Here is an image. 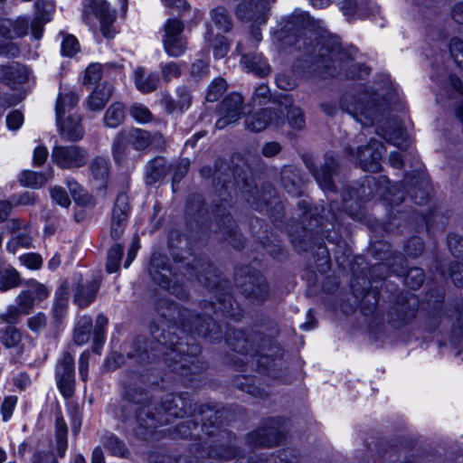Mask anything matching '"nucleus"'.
I'll return each instance as SVG.
<instances>
[{"instance_id":"1","label":"nucleus","mask_w":463,"mask_h":463,"mask_svg":"<svg viewBox=\"0 0 463 463\" xmlns=\"http://www.w3.org/2000/svg\"><path fill=\"white\" fill-rule=\"evenodd\" d=\"M82 17L89 25H93L95 19L99 20L103 35L105 37L113 36L110 26L115 21L116 14L106 1L86 0L83 5Z\"/></svg>"},{"instance_id":"2","label":"nucleus","mask_w":463,"mask_h":463,"mask_svg":"<svg viewBox=\"0 0 463 463\" xmlns=\"http://www.w3.org/2000/svg\"><path fill=\"white\" fill-rule=\"evenodd\" d=\"M184 24L176 19H169L165 24L163 44L165 52L172 57H178L186 50V40L183 35Z\"/></svg>"},{"instance_id":"3","label":"nucleus","mask_w":463,"mask_h":463,"mask_svg":"<svg viewBox=\"0 0 463 463\" xmlns=\"http://www.w3.org/2000/svg\"><path fill=\"white\" fill-rule=\"evenodd\" d=\"M88 157V152L78 146H56L52 153V161L63 169L81 167Z\"/></svg>"},{"instance_id":"4","label":"nucleus","mask_w":463,"mask_h":463,"mask_svg":"<svg viewBox=\"0 0 463 463\" xmlns=\"http://www.w3.org/2000/svg\"><path fill=\"white\" fill-rule=\"evenodd\" d=\"M56 382L63 397L70 398L73 395L75 390L74 359L69 353L63 354L57 363Z\"/></svg>"},{"instance_id":"5","label":"nucleus","mask_w":463,"mask_h":463,"mask_svg":"<svg viewBox=\"0 0 463 463\" xmlns=\"http://www.w3.org/2000/svg\"><path fill=\"white\" fill-rule=\"evenodd\" d=\"M282 118L278 113V108L265 109L249 114L245 118V127L249 131L260 132L269 126H280Z\"/></svg>"},{"instance_id":"6","label":"nucleus","mask_w":463,"mask_h":463,"mask_svg":"<svg viewBox=\"0 0 463 463\" xmlns=\"http://www.w3.org/2000/svg\"><path fill=\"white\" fill-rule=\"evenodd\" d=\"M383 150V147L380 142L372 140L369 146L358 149L355 163H358L365 171L378 172L381 169Z\"/></svg>"},{"instance_id":"7","label":"nucleus","mask_w":463,"mask_h":463,"mask_svg":"<svg viewBox=\"0 0 463 463\" xmlns=\"http://www.w3.org/2000/svg\"><path fill=\"white\" fill-rule=\"evenodd\" d=\"M243 98L239 93H232L222 102V117L216 121L215 126L219 129L237 121L241 115Z\"/></svg>"},{"instance_id":"8","label":"nucleus","mask_w":463,"mask_h":463,"mask_svg":"<svg viewBox=\"0 0 463 463\" xmlns=\"http://www.w3.org/2000/svg\"><path fill=\"white\" fill-rule=\"evenodd\" d=\"M126 133V139L132 144L135 149L144 150L151 146L155 147H163L165 140L160 133H155L151 136L147 131L141 128H132Z\"/></svg>"},{"instance_id":"9","label":"nucleus","mask_w":463,"mask_h":463,"mask_svg":"<svg viewBox=\"0 0 463 463\" xmlns=\"http://www.w3.org/2000/svg\"><path fill=\"white\" fill-rule=\"evenodd\" d=\"M128 199L125 194L117 196L115 205L112 210L111 219V236L118 239L124 232L126 222L128 215Z\"/></svg>"},{"instance_id":"10","label":"nucleus","mask_w":463,"mask_h":463,"mask_svg":"<svg viewBox=\"0 0 463 463\" xmlns=\"http://www.w3.org/2000/svg\"><path fill=\"white\" fill-rule=\"evenodd\" d=\"M2 343L6 348L12 349L13 354L20 357L27 353L33 346L32 339L29 336H23L20 332L8 326L1 337Z\"/></svg>"},{"instance_id":"11","label":"nucleus","mask_w":463,"mask_h":463,"mask_svg":"<svg viewBox=\"0 0 463 463\" xmlns=\"http://www.w3.org/2000/svg\"><path fill=\"white\" fill-rule=\"evenodd\" d=\"M161 103L169 113H182L190 108L192 96L186 87L180 86L176 89V99H173L167 93H162Z\"/></svg>"},{"instance_id":"12","label":"nucleus","mask_w":463,"mask_h":463,"mask_svg":"<svg viewBox=\"0 0 463 463\" xmlns=\"http://www.w3.org/2000/svg\"><path fill=\"white\" fill-rule=\"evenodd\" d=\"M33 290L22 291L17 298V307H10L1 315V319L6 323H13L21 314H27L34 304Z\"/></svg>"},{"instance_id":"13","label":"nucleus","mask_w":463,"mask_h":463,"mask_svg":"<svg viewBox=\"0 0 463 463\" xmlns=\"http://www.w3.org/2000/svg\"><path fill=\"white\" fill-rule=\"evenodd\" d=\"M113 90L114 87L109 82L97 87L87 99L88 108L92 111L101 110L112 96Z\"/></svg>"},{"instance_id":"14","label":"nucleus","mask_w":463,"mask_h":463,"mask_svg":"<svg viewBox=\"0 0 463 463\" xmlns=\"http://www.w3.org/2000/svg\"><path fill=\"white\" fill-rule=\"evenodd\" d=\"M241 288L243 294L259 301L265 299L269 293L266 280L260 275L256 278L250 277L249 279L241 285Z\"/></svg>"},{"instance_id":"15","label":"nucleus","mask_w":463,"mask_h":463,"mask_svg":"<svg viewBox=\"0 0 463 463\" xmlns=\"http://www.w3.org/2000/svg\"><path fill=\"white\" fill-rule=\"evenodd\" d=\"M27 69L18 63L0 66V79L7 84H20L28 80Z\"/></svg>"},{"instance_id":"16","label":"nucleus","mask_w":463,"mask_h":463,"mask_svg":"<svg viewBox=\"0 0 463 463\" xmlns=\"http://www.w3.org/2000/svg\"><path fill=\"white\" fill-rule=\"evenodd\" d=\"M61 135L71 141L79 140L83 137V128L78 116H69L64 121H57Z\"/></svg>"},{"instance_id":"17","label":"nucleus","mask_w":463,"mask_h":463,"mask_svg":"<svg viewBox=\"0 0 463 463\" xmlns=\"http://www.w3.org/2000/svg\"><path fill=\"white\" fill-rule=\"evenodd\" d=\"M285 102L281 101L279 104L278 113L283 118V115L285 112L288 114V123L289 125L296 129H301L305 126V118L302 114V111L298 108H295L292 106V99L284 97Z\"/></svg>"},{"instance_id":"18","label":"nucleus","mask_w":463,"mask_h":463,"mask_svg":"<svg viewBox=\"0 0 463 463\" xmlns=\"http://www.w3.org/2000/svg\"><path fill=\"white\" fill-rule=\"evenodd\" d=\"M36 6V18L32 24V31L35 39H39L43 33V24L51 20L52 14V5L44 1H37Z\"/></svg>"},{"instance_id":"19","label":"nucleus","mask_w":463,"mask_h":463,"mask_svg":"<svg viewBox=\"0 0 463 463\" xmlns=\"http://www.w3.org/2000/svg\"><path fill=\"white\" fill-rule=\"evenodd\" d=\"M376 103L374 98H367L365 100L359 99L355 102L351 109H348V111L352 113L358 121L362 122L364 125H366L367 122L364 121L360 117L364 116L366 119H368L371 123H373L374 120V113Z\"/></svg>"},{"instance_id":"20","label":"nucleus","mask_w":463,"mask_h":463,"mask_svg":"<svg viewBox=\"0 0 463 463\" xmlns=\"http://www.w3.org/2000/svg\"><path fill=\"white\" fill-rule=\"evenodd\" d=\"M136 87L143 93H149L157 88L158 76L156 73H146L145 70L138 67L134 71Z\"/></svg>"},{"instance_id":"21","label":"nucleus","mask_w":463,"mask_h":463,"mask_svg":"<svg viewBox=\"0 0 463 463\" xmlns=\"http://www.w3.org/2000/svg\"><path fill=\"white\" fill-rule=\"evenodd\" d=\"M99 288L97 281L80 285L74 295L75 303L80 307L89 306L94 300Z\"/></svg>"},{"instance_id":"22","label":"nucleus","mask_w":463,"mask_h":463,"mask_svg":"<svg viewBox=\"0 0 463 463\" xmlns=\"http://www.w3.org/2000/svg\"><path fill=\"white\" fill-rule=\"evenodd\" d=\"M241 62L249 71H252L261 77L268 75L270 71L269 65L260 54L244 55Z\"/></svg>"},{"instance_id":"23","label":"nucleus","mask_w":463,"mask_h":463,"mask_svg":"<svg viewBox=\"0 0 463 463\" xmlns=\"http://www.w3.org/2000/svg\"><path fill=\"white\" fill-rule=\"evenodd\" d=\"M125 118V106L119 101L113 102L106 110L103 118L107 128H116L120 126Z\"/></svg>"},{"instance_id":"24","label":"nucleus","mask_w":463,"mask_h":463,"mask_svg":"<svg viewBox=\"0 0 463 463\" xmlns=\"http://www.w3.org/2000/svg\"><path fill=\"white\" fill-rule=\"evenodd\" d=\"M92 177L99 183L100 186H104L109 176V161L107 157L97 156L90 165Z\"/></svg>"},{"instance_id":"25","label":"nucleus","mask_w":463,"mask_h":463,"mask_svg":"<svg viewBox=\"0 0 463 463\" xmlns=\"http://www.w3.org/2000/svg\"><path fill=\"white\" fill-rule=\"evenodd\" d=\"M269 0H241L237 7V16L240 19L255 20L256 13L261 12Z\"/></svg>"},{"instance_id":"26","label":"nucleus","mask_w":463,"mask_h":463,"mask_svg":"<svg viewBox=\"0 0 463 463\" xmlns=\"http://www.w3.org/2000/svg\"><path fill=\"white\" fill-rule=\"evenodd\" d=\"M379 135L397 147L404 148L407 146L408 135L396 123L392 130H383V132H379Z\"/></svg>"},{"instance_id":"27","label":"nucleus","mask_w":463,"mask_h":463,"mask_svg":"<svg viewBox=\"0 0 463 463\" xmlns=\"http://www.w3.org/2000/svg\"><path fill=\"white\" fill-rule=\"evenodd\" d=\"M335 2L345 15H354L358 10L357 3L354 0H310L311 5L317 8H325Z\"/></svg>"},{"instance_id":"28","label":"nucleus","mask_w":463,"mask_h":463,"mask_svg":"<svg viewBox=\"0 0 463 463\" xmlns=\"http://www.w3.org/2000/svg\"><path fill=\"white\" fill-rule=\"evenodd\" d=\"M79 101L78 97L72 93L61 94L56 102V117L57 121H60L66 111L73 109Z\"/></svg>"},{"instance_id":"29","label":"nucleus","mask_w":463,"mask_h":463,"mask_svg":"<svg viewBox=\"0 0 463 463\" xmlns=\"http://www.w3.org/2000/svg\"><path fill=\"white\" fill-rule=\"evenodd\" d=\"M212 20L215 26L222 33H227L232 29V21L224 7L219 6L211 13Z\"/></svg>"},{"instance_id":"30","label":"nucleus","mask_w":463,"mask_h":463,"mask_svg":"<svg viewBox=\"0 0 463 463\" xmlns=\"http://www.w3.org/2000/svg\"><path fill=\"white\" fill-rule=\"evenodd\" d=\"M20 284V276L14 268L0 270V290H8Z\"/></svg>"},{"instance_id":"31","label":"nucleus","mask_w":463,"mask_h":463,"mask_svg":"<svg viewBox=\"0 0 463 463\" xmlns=\"http://www.w3.org/2000/svg\"><path fill=\"white\" fill-rule=\"evenodd\" d=\"M138 395L139 398L136 401L135 398L130 395V393H128V399L122 405V414L126 419L130 418L132 414H134L137 420H142L138 404L144 402L145 398L143 393H139Z\"/></svg>"},{"instance_id":"32","label":"nucleus","mask_w":463,"mask_h":463,"mask_svg":"<svg viewBox=\"0 0 463 463\" xmlns=\"http://www.w3.org/2000/svg\"><path fill=\"white\" fill-rule=\"evenodd\" d=\"M56 442L57 452L60 457H63L67 449V425L62 418H56Z\"/></svg>"},{"instance_id":"33","label":"nucleus","mask_w":463,"mask_h":463,"mask_svg":"<svg viewBox=\"0 0 463 463\" xmlns=\"http://www.w3.org/2000/svg\"><path fill=\"white\" fill-rule=\"evenodd\" d=\"M20 182L23 185L31 188H40L47 182V177L41 173L24 171L21 174Z\"/></svg>"},{"instance_id":"34","label":"nucleus","mask_w":463,"mask_h":463,"mask_svg":"<svg viewBox=\"0 0 463 463\" xmlns=\"http://www.w3.org/2000/svg\"><path fill=\"white\" fill-rule=\"evenodd\" d=\"M332 171H333V166L326 164L325 166H322L320 169H317L313 173L319 186L324 190H332L333 189L332 174H331Z\"/></svg>"},{"instance_id":"35","label":"nucleus","mask_w":463,"mask_h":463,"mask_svg":"<svg viewBox=\"0 0 463 463\" xmlns=\"http://www.w3.org/2000/svg\"><path fill=\"white\" fill-rule=\"evenodd\" d=\"M165 175L164 160L156 158L151 161L146 167V182L148 184L158 181Z\"/></svg>"},{"instance_id":"36","label":"nucleus","mask_w":463,"mask_h":463,"mask_svg":"<svg viewBox=\"0 0 463 463\" xmlns=\"http://www.w3.org/2000/svg\"><path fill=\"white\" fill-rule=\"evenodd\" d=\"M104 446L115 456L126 457L128 449L125 444L116 436L110 434L105 437Z\"/></svg>"},{"instance_id":"37","label":"nucleus","mask_w":463,"mask_h":463,"mask_svg":"<svg viewBox=\"0 0 463 463\" xmlns=\"http://www.w3.org/2000/svg\"><path fill=\"white\" fill-rule=\"evenodd\" d=\"M227 89V84L225 80L222 78L214 79L210 84L207 93H206V100L209 102H213L221 97Z\"/></svg>"},{"instance_id":"38","label":"nucleus","mask_w":463,"mask_h":463,"mask_svg":"<svg viewBox=\"0 0 463 463\" xmlns=\"http://www.w3.org/2000/svg\"><path fill=\"white\" fill-rule=\"evenodd\" d=\"M130 116L138 123L144 124L152 120L153 115L145 105L140 103L133 104L129 109Z\"/></svg>"},{"instance_id":"39","label":"nucleus","mask_w":463,"mask_h":463,"mask_svg":"<svg viewBox=\"0 0 463 463\" xmlns=\"http://www.w3.org/2000/svg\"><path fill=\"white\" fill-rule=\"evenodd\" d=\"M123 248L117 244L110 248L108 253L107 270L109 273L116 272L119 268V262L122 258Z\"/></svg>"},{"instance_id":"40","label":"nucleus","mask_w":463,"mask_h":463,"mask_svg":"<svg viewBox=\"0 0 463 463\" xmlns=\"http://www.w3.org/2000/svg\"><path fill=\"white\" fill-rule=\"evenodd\" d=\"M126 133L120 132L117 135L113 143V156L116 162L121 163L126 157L127 139Z\"/></svg>"},{"instance_id":"41","label":"nucleus","mask_w":463,"mask_h":463,"mask_svg":"<svg viewBox=\"0 0 463 463\" xmlns=\"http://www.w3.org/2000/svg\"><path fill=\"white\" fill-rule=\"evenodd\" d=\"M423 280L424 272L419 268L411 269L405 277V284L412 289L419 288L422 285Z\"/></svg>"},{"instance_id":"42","label":"nucleus","mask_w":463,"mask_h":463,"mask_svg":"<svg viewBox=\"0 0 463 463\" xmlns=\"http://www.w3.org/2000/svg\"><path fill=\"white\" fill-rule=\"evenodd\" d=\"M66 184L71 194L73 199L80 203H87L89 202V196L84 192L82 187L73 179H68Z\"/></svg>"},{"instance_id":"43","label":"nucleus","mask_w":463,"mask_h":463,"mask_svg":"<svg viewBox=\"0 0 463 463\" xmlns=\"http://www.w3.org/2000/svg\"><path fill=\"white\" fill-rule=\"evenodd\" d=\"M162 78L165 81L177 79L181 75L180 65L176 62L171 61L161 65Z\"/></svg>"},{"instance_id":"44","label":"nucleus","mask_w":463,"mask_h":463,"mask_svg":"<svg viewBox=\"0 0 463 463\" xmlns=\"http://www.w3.org/2000/svg\"><path fill=\"white\" fill-rule=\"evenodd\" d=\"M17 404V397L14 395L6 396L1 405V414L4 421H7L13 415Z\"/></svg>"},{"instance_id":"45","label":"nucleus","mask_w":463,"mask_h":463,"mask_svg":"<svg viewBox=\"0 0 463 463\" xmlns=\"http://www.w3.org/2000/svg\"><path fill=\"white\" fill-rule=\"evenodd\" d=\"M29 28L28 20L24 17H18L13 21L11 27L12 39L15 37H21L27 33Z\"/></svg>"},{"instance_id":"46","label":"nucleus","mask_w":463,"mask_h":463,"mask_svg":"<svg viewBox=\"0 0 463 463\" xmlns=\"http://www.w3.org/2000/svg\"><path fill=\"white\" fill-rule=\"evenodd\" d=\"M101 64L93 63L90 64L85 71L84 82L85 83H96L101 79Z\"/></svg>"},{"instance_id":"47","label":"nucleus","mask_w":463,"mask_h":463,"mask_svg":"<svg viewBox=\"0 0 463 463\" xmlns=\"http://www.w3.org/2000/svg\"><path fill=\"white\" fill-rule=\"evenodd\" d=\"M51 196L57 204L62 207L67 208L71 204V199L69 195L67 194L66 191L60 186H55L51 190Z\"/></svg>"},{"instance_id":"48","label":"nucleus","mask_w":463,"mask_h":463,"mask_svg":"<svg viewBox=\"0 0 463 463\" xmlns=\"http://www.w3.org/2000/svg\"><path fill=\"white\" fill-rule=\"evenodd\" d=\"M79 51V43L72 35L66 36L61 43V52L66 56H73Z\"/></svg>"},{"instance_id":"49","label":"nucleus","mask_w":463,"mask_h":463,"mask_svg":"<svg viewBox=\"0 0 463 463\" xmlns=\"http://www.w3.org/2000/svg\"><path fill=\"white\" fill-rule=\"evenodd\" d=\"M213 46V55L215 58H223L227 52H229L230 45L226 42L225 37L223 36H216L214 39Z\"/></svg>"},{"instance_id":"50","label":"nucleus","mask_w":463,"mask_h":463,"mask_svg":"<svg viewBox=\"0 0 463 463\" xmlns=\"http://www.w3.org/2000/svg\"><path fill=\"white\" fill-rule=\"evenodd\" d=\"M450 52L456 63L463 68V42L459 39H452L450 43Z\"/></svg>"},{"instance_id":"51","label":"nucleus","mask_w":463,"mask_h":463,"mask_svg":"<svg viewBox=\"0 0 463 463\" xmlns=\"http://www.w3.org/2000/svg\"><path fill=\"white\" fill-rule=\"evenodd\" d=\"M21 262L31 269H38L42 266L43 260L36 253H28L20 257Z\"/></svg>"},{"instance_id":"52","label":"nucleus","mask_w":463,"mask_h":463,"mask_svg":"<svg viewBox=\"0 0 463 463\" xmlns=\"http://www.w3.org/2000/svg\"><path fill=\"white\" fill-rule=\"evenodd\" d=\"M24 123V115L19 110L11 111L6 117L7 128L11 130L18 129Z\"/></svg>"},{"instance_id":"53","label":"nucleus","mask_w":463,"mask_h":463,"mask_svg":"<svg viewBox=\"0 0 463 463\" xmlns=\"http://www.w3.org/2000/svg\"><path fill=\"white\" fill-rule=\"evenodd\" d=\"M199 351L198 346H193L191 350H185L184 343H177L173 348H171V353H166L165 360H175V357L180 354L185 355V353H189L191 354H195Z\"/></svg>"},{"instance_id":"54","label":"nucleus","mask_w":463,"mask_h":463,"mask_svg":"<svg viewBox=\"0 0 463 463\" xmlns=\"http://www.w3.org/2000/svg\"><path fill=\"white\" fill-rule=\"evenodd\" d=\"M28 290H33L34 300L38 301L45 299L50 294V290L44 285L36 281L31 282L30 288Z\"/></svg>"},{"instance_id":"55","label":"nucleus","mask_w":463,"mask_h":463,"mask_svg":"<svg viewBox=\"0 0 463 463\" xmlns=\"http://www.w3.org/2000/svg\"><path fill=\"white\" fill-rule=\"evenodd\" d=\"M60 292L64 293V298L61 299H56L55 305H54V315L55 317H61L66 307H67V301L69 297V291L68 287L65 285H61L60 287Z\"/></svg>"},{"instance_id":"56","label":"nucleus","mask_w":463,"mask_h":463,"mask_svg":"<svg viewBox=\"0 0 463 463\" xmlns=\"http://www.w3.org/2000/svg\"><path fill=\"white\" fill-rule=\"evenodd\" d=\"M32 243V238L27 234H18L12 241L7 243V249L9 251L15 252V245H20L24 248H29Z\"/></svg>"},{"instance_id":"57","label":"nucleus","mask_w":463,"mask_h":463,"mask_svg":"<svg viewBox=\"0 0 463 463\" xmlns=\"http://www.w3.org/2000/svg\"><path fill=\"white\" fill-rule=\"evenodd\" d=\"M27 325L32 331H40L46 326V317L43 313H38L28 319Z\"/></svg>"},{"instance_id":"58","label":"nucleus","mask_w":463,"mask_h":463,"mask_svg":"<svg viewBox=\"0 0 463 463\" xmlns=\"http://www.w3.org/2000/svg\"><path fill=\"white\" fill-rule=\"evenodd\" d=\"M89 360L90 353L88 352H83L79 359V373L83 382H86L88 379Z\"/></svg>"},{"instance_id":"59","label":"nucleus","mask_w":463,"mask_h":463,"mask_svg":"<svg viewBox=\"0 0 463 463\" xmlns=\"http://www.w3.org/2000/svg\"><path fill=\"white\" fill-rule=\"evenodd\" d=\"M276 84L281 90H292L296 83L291 77L286 74H279L276 77Z\"/></svg>"},{"instance_id":"60","label":"nucleus","mask_w":463,"mask_h":463,"mask_svg":"<svg viewBox=\"0 0 463 463\" xmlns=\"http://www.w3.org/2000/svg\"><path fill=\"white\" fill-rule=\"evenodd\" d=\"M208 65L205 61L198 60L192 64L191 73L196 78H201L207 74Z\"/></svg>"},{"instance_id":"61","label":"nucleus","mask_w":463,"mask_h":463,"mask_svg":"<svg viewBox=\"0 0 463 463\" xmlns=\"http://www.w3.org/2000/svg\"><path fill=\"white\" fill-rule=\"evenodd\" d=\"M90 338V331L81 329L80 327H75L74 331V341L77 345H82L89 342Z\"/></svg>"},{"instance_id":"62","label":"nucleus","mask_w":463,"mask_h":463,"mask_svg":"<svg viewBox=\"0 0 463 463\" xmlns=\"http://www.w3.org/2000/svg\"><path fill=\"white\" fill-rule=\"evenodd\" d=\"M422 250L423 244L419 238L412 239L407 245V252L414 257L420 255Z\"/></svg>"},{"instance_id":"63","label":"nucleus","mask_w":463,"mask_h":463,"mask_svg":"<svg viewBox=\"0 0 463 463\" xmlns=\"http://www.w3.org/2000/svg\"><path fill=\"white\" fill-rule=\"evenodd\" d=\"M270 93V90L267 85H260L255 89V91L253 93V100L256 102H259L260 104L262 103L264 99L269 98Z\"/></svg>"},{"instance_id":"64","label":"nucleus","mask_w":463,"mask_h":463,"mask_svg":"<svg viewBox=\"0 0 463 463\" xmlns=\"http://www.w3.org/2000/svg\"><path fill=\"white\" fill-rule=\"evenodd\" d=\"M32 463H58V461L51 454L37 452L33 455Z\"/></svg>"}]
</instances>
